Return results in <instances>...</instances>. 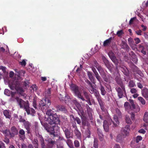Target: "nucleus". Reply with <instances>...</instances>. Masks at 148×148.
<instances>
[{"instance_id":"09e8293b","label":"nucleus","mask_w":148,"mask_h":148,"mask_svg":"<svg viewBox=\"0 0 148 148\" xmlns=\"http://www.w3.org/2000/svg\"><path fill=\"white\" fill-rule=\"evenodd\" d=\"M115 111L116 113L118 114V116L120 117L121 115V112L120 110L118 108H116L115 110Z\"/></svg>"},{"instance_id":"ddd939ff","label":"nucleus","mask_w":148,"mask_h":148,"mask_svg":"<svg viewBox=\"0 0 148 148\" xmlns=\"http://www.w3.org/2000/svg\"><path fill=\"white\" fill-rule=\"evenodd\" d=\"M113 38L110 37L109 38L105 40L103 43V45L104 47H107L110 46Z\"/></svg>"},{"instance_id":"6e6d98bb","label":"nucleus","mask_w":148,"mask_h":148,"mask_svg":"<svg viewBox=\"0 0 148 148\" xmlns=\"http://www.w3.org/2000/svg\"><path fill=\"white\" fill-rule=\"evenodd\" d=\"M130 91L132 93L134 94L136 93L137 91L135 88H133L131 89Z\"/></svg>"},{"instance_id":"f03ea898","label":"nucleus","mask_w":148,"mask_h":148,"mask_svg":"<svg viewBox=\"0 0 148 148\" xmlns=\"http://www.w3.org/2000/svg\"><path fill=\"white\" fill-rule=\"evenodd\" d=\"M47 121L50 126L51 130H59L60 126V120L57 114L55 113L52 116L48 117Z\"/></svg>"},{"instance_id":"a878e982","label":"nucleus","mask_w":148,"mask_h":148,"mask_svg":"<svg viewBox=\"0 0 148 148\" xmlns=\"http://www.w3.org/2000/svg\"><path fill=\"white\" fill-rule=\"evenodd\" d=\"M47 109L45 111H43V112H46V114L47 115L49 116L48 117H50V116H52L54 114V113L53 112V111H52L51 110H47H47Z\"/></svg>"},{"instance_id":"1a4fd4ad","label":"nucleus","mask_w":148,"mask_h":148,"mask_svg":"<svg viewBox=\"0 0 148 148\" xmlns=\"http://www.w3.org/2000/svg\"><path fill=\"white\" fill-rule=\"evenodd\" d=\"M122 133H125V135L123 134H122L118 135L116 137V141L118 142L121 143L123 140V138L126 136H127L129 132L127 131V130H122Z\"/></svg>"},{"instance_id":"bb28decb","label":"nucleus","mask_w":148,"mask_h":148,"mask_svg":"<svg viewBox=\"0 0 148 148\" xmlns=\"http://www.w3.org/2000/svg\"><path fill=\"white\" fill-rule=\"evenodd\" d=\"M142 139V138L140 136H137L136 137V141L135 140H133L132 141H135V147H137L138 146L137 145V143H138Z\"/></svg>"},{"instance_id":"ea45409f","label":"nucleus","mask_w":148,"mask_h":148,"mask_svg":"<svg viewBox=\"0 0 148 148\" xmlns=\"http://www.w3.org/2000/svg\"><path fill=\"white\" fill-rule=\"evenodd\" d=\"M138 99L143 105H144L145 103V101L143 98L142 97H138Z\"/></svg>"},{"instance_id":"79ce46f5","label":"nucleus","mask_w":148,"mask_h":148,"mask_svg":"<svg viewBox=\"0 0 148 148\" xmlns=\"http://www.w3.org/2000/svg\"><path fill=\"white\" fill-rule=\"evenodd\" d=\"M83 94L86 99L90 98L89 97L90 94L86 91H83Z\"/></svg>"},{"instance_id":"338daca9","label":"nucleus","mask_w":148,"mask_h":148,"mask_svg":"<svg viewBox=\"0 0 148 148\" xmlns=\"http://www.w3.org/2000/svg\"><path fill=\"white\" fill-rule=\"evenodd\" d=\"M64 97H62V95L61 94H60L59 96V99L61 101H64Z\"/></svg>"},{"instance_id":"0eeeda50","label":"nucleus","mask_w":148,"mask_h":148,"mask_svg":"<svg viewBox=\"0 0 148 148\" xmlns=\"http://www.w3.org/2000/svg\"><path fill=\"white\" fill-rule=\"evenodd\" d=\"M15 99L18 104L20 108L25 109L27 113H29V111L28 110L29 106L28 101H25L18 97H15Z\"/></svg>"},{"instance_id":"cd10ccee","label":"nucleus","mask_w":148,"mask_h":148,"mask_svg":"<svg viewBox=\"0 0 148 148\" xmlns=\"http://www.w3.org/2000/svg\"><path fill=\"white\" fill-rule=\"evenodd\" d=\"M29 111V113H27V114H31L32 115H34V114H35L36 112L35 110L33 108H30L29 106V108L28 109Z\"/></svg>"},{"instance_id":"052dcab7","label":"nucleus","mask_w":148,"mask_h":148,"mask_svg":"<svg viewBox=\"0 0 148 148\" xmlns=\"http://www.w3.org/2000/svg\"><path fill=\"white\" fill-rule=\"evenodd\" d=\"M75 146L76 147H78L79 146V141L77 140H76L74 142Z\"/></svg>"},{"instance_id":"473e14b6","label":"nucleus","mask_w":148,"mask_h":148,"mask_svg":"<svg viewBox=\"0 0 148 148\" xmlns=\"http://www.w3.org/2000/svg\"><path fill=\"white\" fill-rule=\"evenodd\" d=\"M32 143L35 148H38V141L36 139H34V140L33 141Z\"/></svg>"},{"instance_id":"49530a36","label":"nucleus","mask_w":148,"mask_h":148,"mask_svg":"<svg viewBox=\"0 0 148 148\" xmlns=\"http://www.w3.org/2000/svg\"><path fill=\"white\" fill-rule=\"evenodd\" d=\"M98 140L96 138H95L94 142L93 147L95 148H98Z\"/></svg>"},{"instance_id":"603ef678","label":"nucleus","mask_w":148,"mask_h":148,"mask_svg":"<svg viewBox=\"0 0 148 148\" xmlns=\"http://www.w3.org/2000/svg\"><path fill=\"white\" fill-rule=\"evenodd\" d=\"M135 141H132L131 143V146L133 148H138V146L137 147H135Z\"/></svg>"},{"instance_id":"37998d69","label":"nucleus","mask_w":148,"mask_h":148,"mask_svg":"<svg viewBox=\"0 0 148 148\" xmlns=\"http://www.w3.org/2000/svg\"><path fill=\"white\" fill-rule=\"evenodd\" d=\"M97 99L100 106L104 104V102L102 101V98L101 97Z\"/></svg>"},{"instance_id":"6ab92c4d","label":"nucleus","mask_w":148,"mask_h":148,"mask_svg":"<svg viewBox=\"0 0 148 148\" xmlns=\"http://www.w3.org/2000/svg\"><path fill=\"white\" fill-rule=\"evenodd\" d=\"M122 48L125 49L127 51L129 50L130 47L128 45L127 43L125 41H122Z\"/></svg>"},{"instance_id":"c756f323","label":"nucleus","mask_w":148,"mask_h":148,"mask_svg":"<svg viewBox=\"0 0 148 148\" xmlns=\"http://www.w3.org/2000/svg\"><path fill=\"white\" fill-rule=\"evenodd\" d=\"M71 99L69 96L67 95H65L64 97V101L66 103H68L70 101H71Z\"/></svg>"},{"instance_id":"f257e3e1","label":"nucleus","mask_w":148,"mask_h":148,"mask_svg":"<svg viewBox=\"0 0 148 148\" xmlns=\"http://www.w3.org/2000/svg\"><path fill=\"white\" fill-rule=\"evenodd\" d=\"M51 88H48L45 92V98L43 100H41L39 102V109L43 111H45L49 108L51 104L50 100L47 98L50 97L51 95Z\"/></svg>"},{"instance_id":"a18cd8bd","label":"nucleus","mask_w":148,"mask_h":148,"mask_svg":"<svg viewBox=\"0 0 148 148\" xmlns=\"http://www.w3.org/2000/svg\"><path fill=\"white\" fill-rule=\"evenodd\" d=\"M73 102L78 109L81 106L80 104L76 100H73Z\"/></svg>"},{"instance_id":"c03bdc74","label":"nucleus","mask_w":148,"mask_h":148,"mask_svg":"<svg viewBox=\"0 0 148 148\" xmlns=\"http://www.w3.org/2000/svg\"><path fill=\"white\" fill-rule=\"evenodd\" d=\"M132 58V60L135 63L137 62L138 59L136 55L135 54L134 56L131 57Z\"/></svg>"},{"instance_id":"13d9d810","label":"nucleus","mask_w":148,"mask_h":148,"mask_svg":"<svg viewBox=\"0 0 148 148\" xmlns=\"http://www.w3.org/2000/svg\"><path fill=\"white\" fill-rule=\"evenodd\" d=\"M104 81L107 82L108 81V78H107L106 76V73H105V75H101Z\"/></svg>"},{"instance_id":"c9c22d12","label":"nucleus","mask_w":148,"mask_h":148,"mask_svg":"<svg viewBox=\"0 0 148 148\" xmlns=\"http://www.w3.org/2000/svg\"><path fill=\"white\" fill-rule=\"evenodd\" d=\"M125 120L127 124H131L132 123V121L128 115H126L125 116Z\"/></svg>"},{"instance_id":"69168bd1","label":"nucleus","mask_w":148,"mask_h":148,"mask_svg":"<svg viewBox=\"0 0 148 148\" xmlns=\"http://www.w3.org/2000/svg\"><path fill=\"white\" fill-rule=\"evenodd\" d=\"M142 31L140 30H139L135 32L136 34L138 35H142Z\"/></svg>"},{"instance_id":"5701e85b","label":"nucleus","mask_w":148,"mask_h":148,"mask_svg":"<svg viewBox=\"0 0 148 148\" xmlns=\"http://www.w3.org/2000/svg\"><path fill=\"white\" fill-rule=\"evenodd\" d=\"M23 125L26 130H30L31 124L28 121H25L23 123Z\"/></svg>"},{"instance_id":"7c9ffc66","label":"nucleus","mask_w":148,"mask_h":148,"mask_svg":"<svg viewBox=\"0 0 148 148\" xmlns=\"http://www.w3.org/2000/svg\"><path fill=\"white\" fill-rule=\"evenodd\" d=\"M96 90L92 85L89 87V91L91 94H93Z\"/></svg>"},{"instance_id":"2f4dec72","label":"nucleus","mask_w":148,"mask_h":148,"mask_svg":"<svg viewBox=\"0 0 148 148\" xmlns=\"http://www.w3.org/2000/svg\"><path fill=\"white\" fill-rule=\"evenodd\" d=\"M29 83V81L28 80H26L23 82V87L25 89L26 88L27 86H28V84Z\"/></svg>"},{"instance_id":"4be33fe9","label":"nucleus","mask_w":148,"mask_h":148,"mask_svg":"<svg viewBox=\"0 0 148 148\" xmlns=\"http://www.w3.org/2000/svg\"><path fill=\"white\" fill-rule=\"evenodd\" d=\"M97 69L101 75H105V73L104 69L101 66L99 65Z\"/></svg>"},{"instance_id":"e2e57ef3","label":"nucleus","mask_w":148,"mask_h":148,"mask_svg":"<svg viewBox=\"0 0 148 148\" xmlns=\"http://www.w3.org/2000/svg\"><path fill=\"white\" fill-rule=\"evenodd\" d=\"M134 40L135 41V43L136 44L139 43L141 41L140 39L138 38H135Z\"/></svg>"},{"instance_id":"de8ad7c7","label":"nucleus","mask_w":148,"mask_h":148,"mask_svg":"<svg viewBox=\"0 0 148 148\" xmlns=\"http://www.w3.org/2000/svg\"><path fill=\"white\" fill-rule=\"evenodd\" d=\"M99 138L101 141H103V134L99 132H98Z\"/></svg>"},{"instance_id":"f3484780","label":"nucleus","mask_w":148,"mask_h":148,"mask_svg":"<svg viewBox=\"0 0 148 148\" xmlns=\"http://www.w3.org/2000/svg\"><path fill=\"white\" fill-rule=\"evenodd\" d=\"M56 108L57 111H65L66 109L63 106L58 105L56 106Z\"/></svg>"},{"instance_id":"4468645a","label":"nucleus","mask_w":148,"mask_h":148,"mask_svg":"<svg viewBox=\"0 0 148 148\" xmlns=\"http://www.w3.org/2000/svg\"><path fill=\"white\" fill-rule=\"evenodd\" d=\"M142 95L146 100H148V89L144 88L142 90Z\"/></svg>"},{"instance_id":"864d4df0","label":"nucleus","mask_w":148,"mask_h":148,"mask_svg":"<svg viewBox=\"0 0 148 148\" xmlns=\"http://www.w3.org/2000/svg\"><path fill=\"white\" fill-rule=\"evenodd\" d=\"M111 60L115 63V64H118V60L116 58V57L114 58L113 59H112Z\"/></svg>"},{"instance_id":"2eb2a0df","label":"nucleus","mask_w":148,"mask_h":148,"mask_svg":"<svg viewBox=\"0 0 148 148\" xmlns=\"http://www.w3.org/2000/svg\"><path fill=\"white\" fill-rule=\"evenodd\" d=\"M71 119V121H73L74 122H77L78 124H80L81 123V121L80 119L77 117H75L73 115H71L70 116Z\"/></svg>"},{"instance_id":"423d86ee","label":"nucleus","mask_w":148,"mask_h":148,"mask_svg":"<svg viewBox=\"0 0 148 148\" xmlns=\"http://www.w3.org/2000/svg\"><path fill=\"white\" fill-rule=\"evenodd\" d=\"M70 89L72 92L75 96L81 99L82 101H85L83 96L82 95L79 87L74 84H72L70 86Z\"/></svg>"},{"instance_id":"774afa93","label":"nucleus","mask_w":148,"mask_h":148,"mask_svg":"<svg viewBox=\"0 0 148 148\" xmlns=\"http://www.w3.org/2000/svg\"><path fill=\"white\" fill-rule=\"evenodd\" d=\"M129 101L131 104V106L132 107V108H134L135 107V104L134 103V102L133 100L132 99H130Z\"/></svg>"},{"instance_id":"8fccbe9b","label":"nucleus","mask_w":148,"mask_h":148,"mask_svg":"<svg viewBox=\"0 0 148 148\" xmlns=\"http://www.w3.org/2000/svg\"><path fill=\"white\" fill-rule=\"evenodd\" d=\"M123 34V30H121L120 31H118L117 32V34L118 36L119 37L121 36Z\"/></svg>"},{"instance_id":"f704fd0d","label":"nucleus","mask_w":148,"mask_h":148,"mask_svg":"<svg viewBox=\"0 0 148 148\" xmlns=\"http://www.w3.org/2000/svg\"><path fill=\"white\" fill-rule=\"evenodd\" d=\"M140 108L137 105L135 106V107L132 108V110H134V111L137 113L140 111Z\"/></svg>"},{"instance_id":"7ed1b4c3","label":"nucleus","mask_w":148,"mask_h":148,"mask_svg":"<svg viewBox=\"0 0 148 148\" xmlns=\"http://www.w3.org/2000/svg\"><path fill=\"white\" fill-rule=\"evenodd\" d=\"M20 84L18 81H14L9 83V86L12 90H16L20 95L23 97L24 98H26L27 95L24 93V90L20 87Z\"/></svg>"},{"instance_id":"a19ab883","label":"nucleus","mask_w":148,"mask_h":148,"mask_svg":"<svg viewBox=\"0 0 148 148\" xmlns=\"http://www.w3.org/2000/svg\"><path fill=\"white\" fill-rule=\"evenodd\" d=\"M95 76L99 82L100 84H101V82L102 81V79L100 76L99 75V74L98 73L97 75H95Z\"/></svg>"},{"instance_id":"dca6fc26","label":"nucleus","mask_w":148,"mask_h":148,"mask_svg":"<svg viewBox=\"0 0 148 148\" xmlns=\"http://www.w3.org/2000/svg\"><path fill=\"white\" fill-rule=\"evenodd\" d=\"M99 89L101 91V95L103 96L105 95L106 93L104 87L101 84H100L99 87Z\"/></svg>"},{"instance_id":"5fc2aeb1","label":"nucleus","mask_w":148,"mask_h":148,"mask_svg":"<svg viewBox=\"0 0 148 148\" xmlns=\"http://www.w3.org/2000/svg\"><path fill=\"white\" fill-rule=\"evenodd\" d=\"M33 106L35 108H36V100L35 99H33Z\"/></svg>"},{"instance_id":"aec40b11","label":"nucleus","mask_w":148,"mask_h":148,"mask_svg":"<svg viewBox=\"0 0 148 148\" xmlns=\"http://www.w3.org/2000/svg\"><path fill=\"white\" fill-rule=\"evenodd\" d=\"M87 73L88 77L90 80L91 82H92V83L95 84V79L93 76L92 73L90 71H88Z\"/></svg>"},{"instance_id":"f8f14e48","label":"nucleus","mask_w":148,"mask_h":148,"mask_svg":"<svg viewBox=\"0 0 148 148\" xmlns=\"http://www.w3.org/2000/svg\"><path fill=\"white\" fill-rule=\"evenodd\" d=\"M115 80L117 84L119 85L121 87H122L124 88V84L122 81L121 79L120 75H118L116 77Z\"/></svg>"},{"instance_id":"412c9836","label":"nucleus","mask_w":148,"mask_h":148,"mask_svg":"<svg viewBox=\"0 0 148 148\" xmlns=\"http://www.w3.org/2000/svg\"><path fill=\"white\" fill-rule=\"evenodd\" d=\"M120 70L124 74L128 76L129 75V72L128 70L125 67H121Z\"/></svg>"},{"instance_id":"9b49d317","label":"nucleus","mask_w":148,"mask_h":148,"mask_svg":"<svg viewBox=\"0 0 148 148\" xmlns=\"http://www.w3.org/2000/svg\"><path fill=\"white\" fill-rule=\"evenodd\" d=\"M102 60L106 67L111 72L112 64L105 57H103Z\"/></svg>"},{"instance_id":"c85d7f7f","label":"nucleus","mask_w":148,"mask_h":148,"mask_svg":"<svg viewBox=\"0 0 148 148\" xmlns=\"http://www.w3.org/2000/svg\"><path fill=\"white\" fill-rule=\"evenodd\" d=\"M55 130H47V132H49L51 135H53L55 137L58 136V134L54 131ZM55 130L57 131V130Z\"/></svg>"},{"instance_id":"b1692460","label":"nucleus","mask_w":148,"mask_h":148,"mask_svg":"<svg viewBox=\"0 0 148 148\" xmlns=\"http://www.w3.org/2000/svg\"><path fill=\"white\" fill-rule=\"evenodd\" d=\"M128 87L129 88H133L136 86L134 81L133 80H130L128 83Z\"/></svg>"},{"instance_id":"3c124183","label":"nucleus","mask_w":148,"mask_h":148,"mask_svg":"<svg viewBox=\"0 0 148 148\" xmlns=\"http://www.w3.org/2000/svg\"><path fill=\"white\" fill-rule=\"evenodd\" d=\"M19 63L23 66H25L26 64V62L24 60H23L21 62H20Z\"/></svg>"},{"instance_id":"bf43d9fd","label":"nucleus","mask_w":148,"mask_h":148,"mask_svg":"<svg viewBox=\"0 0 148 148\" xmlns=\"http://www.w3.org/2000/svg\"><path fill=\"white\" fill-rule=\"evenodd\" d=\"M16 92H11V96L13 98H14L15 99V97H18L17 96H15V94Z\"/></svg>"},{"instance_id":"6e6552de","label":"nucleus","mask_w":148,"mask_h":148,"mask_svg":"<svg viewBox=\"0 0 148 148\" xmlns=\"http://www.w3.org/2000/svg\"><path fill=\"white\" fill-rule=\"evenodd\" d=\"M124 88L122 87L116 88V90L117 92L118 96L119 98H122L123 96V94L126 95L125 88V86L124 85Z\"/></svg>"},{"instance_id":"680f3d73","label":"nucleus","mask_w":148,"mask_h":148,"mask_svg":"<svg viewBox=\"0 0 148 148\" xmlns=\"http://www.w3.org/2000/svg\"><path fill=\"white\" fill-rule=\"evenodd\" d=\"M128 42H129V43L130 44V46L131 47H132V45H131V44L133 42V40L132 38H128Z\"/></svg>"},{"instance_id":"393cba45","label":"nucleus","mask_w":148,"mask_h":148,"mask_svg":"<svg viewBox=\"0 0 148 148\" xmlns=\"http://www.w3.org/2000/svg\"><path fill=\"white\" fill-rule=\"evenodd\" d=\"M70 130H65V133L67 138H69L71 137L72 136V132H70Z\"/></svg>"},{"instance_id":"39448f33","label":"nucleus","mask_w":148,"mask_h":148,"mask_svg":"<svg viewBox=\"0 0 148 148\" xmlns=\"http://www.w3.org/2000/svg\"><path fill=\"white\" fill-rule=\"evenodd\" d=\"M40 138H41L40 140L42 148H53L55 147L56 145H57V148H63L61 146L59 147L58 146V142L60 141L59 140H57V141L55 142L52 139H49L47 140L48 143L47 144V147L45 145L44 140L43 139L42 136H40Z\"/></svg>"},{"instance_id":"e433bc0d","label":"nucleus","mask_w":148,"mask_h":148,"mask_svg":"<svg viewBox=\"0 0 148 148\" xmlns=\"http://www.w3.org/2000/svg\"><path fill=\"white\" fill-rule=\"evenodd\" d=\"M82 128L83 129H85V128L84 127L85 126H86L87 127L86 128L87 129H88V123L86 121L84 120V121H82Z\"/></svg>"},{"instance_id":"4d7b16f0","label":"nucleus","mask_w":148,"mask_h":148,"mask_svg":"<svg viewBox=\"0 0 148 148\" xmlns=\"http://www.w3.org/2000/svg\"><path fill=\"white\" fill-rule=\"evenodd\" d=\"M136 18V17H134L131 18L129 21V25H130L132 24L133 23L134 21Z\"/></svg>"},{"instance_id":"9d476101","label":"nucleus","mask_w":148,"mask_h":148,"mask_svg":"<svg viewBox=\"0 0 148 148\" xmlns=\"http://www.w3.org/2000/svg\"><path fill=\"white\" fill-rule=\"evenodd\" d=\"M143 120L145 123L141 126L142 127H143V128L140 130H144H144H147V127L148 126V112H145Z\"/></svg>"},{"instance_id":"a211bd4d","label":"nucleus","mask_w":148,"mask_h":148,"mask_svg":"<svg viewBox=\"0 0 148 148\" xmlns=\"http://www.w3.org/2000/svg\"><path fill=\"white\" fill-rule=\"evenodd\" d=\"M3 114L6 118L10 119L11 117V113L8 110H5L3 112Z\"/></svg>"},{"instance_id":"20e7f679","label":"nucleus","mask_w":148,"mask_h":148,"mask_svg":"<svg viewBox=\"0 0 148 148\" xmlns=\"http://www.w3.org/2000/svg\"><path fill=\"white\" fill-rule=\"evenodd\" d=\"M112 122L113 123V127H116L119 125V122L117 116L114 115L113 121L111 119L108 121L106 120L104 121L103 122L104 130H108L109 127L111 125Z\"/></svg>"},{"instance_id":"58836bf2","label":"nucleus","mask_w":148,"mask_h":148,"mask_svg":"<svg viewBox=\"0 0 148 148\" xmlns=\"http://www.w3.org/2000/svg\"><path fill=\"white\" fill-rule=\"evenodd\" d=\"M75 131L76 136L78 138H80L81 136V132L79 131V130H75Z\"/></svg>"},{"instance_id":"4c0bfd02","label":"nucleus","mask_w":148,"mask_h":148,"mask_svg":"<svg viewBox=\"0 0 148 148\" xmlns=\"http://www.w3.org/2000/svg\"><path fill=\"white\" fill-rule=\"evenodd\" d=\"M93 94L97 99L101 97L98 90H96Z\"/></svg>"},{"instance_id":"72a5a7b5","label":"nucleus","mask_w":148,"mask_h":148,"mask_svg":"<svg viewBox=\"0 0 148 148\" xmlns=\"http://www.w3.org/2000/svg\"><path fill=\"white\" fill-rule=\"evenodd\" d=\"M108 55L111 59H113L114 58L116 57L112 51L109 52L108 53Z\"/></svg>"},{"instance_id":"0e129e2a","label":"nucleus","mask_w":148,"mask_h":148,"mask_svg":"<svg viewBox=\"0 0 148 148\" xmlns=\"http://www.w3.org/2000/svg\"><path fill=\"white\" fill-rule=\"evenodd\" d=\"M94 66L96 68L99 66V63L96 60L94 61Z\"/></svg>"}]
</instances>
